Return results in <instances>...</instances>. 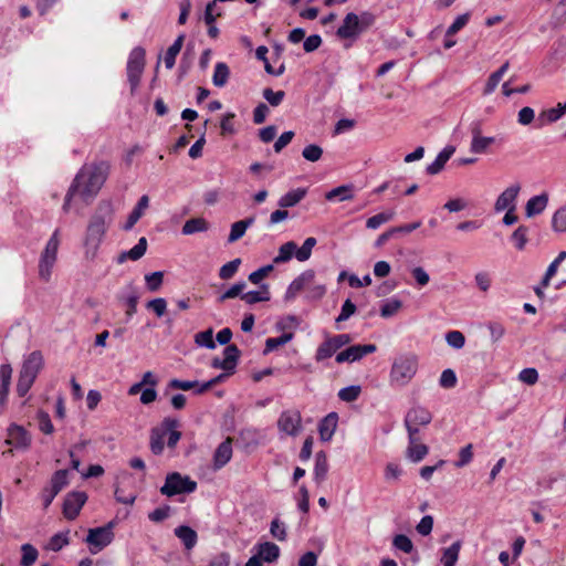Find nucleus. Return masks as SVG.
<instances>
[{"label":"nucleus","mask_w":566,"mask_h":566,"mask_svg":"<svg viewBox=\"0 0 566 566\" xmlns=\"http://www.w3.org/2000/svg\"><path fill=\"white\" fill-rule=\"evenodd\" d=\"M114 208L111 201H101L91 216L84 239L85 258L93 260L103 242L105 234L113 223Z\"/></svg>","instance_id":"nucleus-1"},{"label":"nucleus","mask_w":566,"mask_h":566,"mask_svg":"<svg viewBox=\"0 0 566 566\" xmlns=\"http://www.w3.org/2000/svg\"><path fill=\"white\" fill-rule=\"evenodd\" d=\"M84 172L85 176L81 179L80 195L86 199L97 195L102 186L107 179L109 172V165L107 161H99L90 167L82 168L78 172Z\"/></svg>","instance_id":"nucleus-2"},{"label":"nucleus","mask_w":566,"mask_h":566,"mask_svg":"<svg viewBox=\"0 0 566 566\" xmlns=\"http://www.w3.org/2000/svg\"><path fill=\"white\" fill-rule=\"evenodd\" d=\"M418 360L415 355H401L391 366L390 380L398 386L407 385L416 375Z\"/></svg>","instance_id":"nucleus-3"},{"label":"nucleus","mask_w":566,"mask_h":566,"mask_svg":"<svg viewBox=\"0 0 566 566\" xmlns=\"http://www.w3.org/2000/svg\"><path fill=\"white\" fill-rule=\"evenodd\" d=\"M197 490V482L189 476H184L179 472L168 473L164 485L160 488V493L168 497L178 494H189Z\"/></svg>","instance_id":"nucleus-4"},{"label":"nucleus","mask_w":566,"mask_h":566,"mask_svg":"<svg viewBox=\"0 0 566 566\" xmlns=\"http://www.w3.org/2000/svg\"><path fill=\"white\" fill-rule=\"evenodd\" d=\"M146 51L142 46L134 48L127 61V80L130 85V92L134 94L139 86L140 77L145 69Z\"/></svg>","instance_id":"nucleus-5"},{"label":"nucleus","mask_w":566,"mask_h":566,"mask_svg":"<svg viewBox=\"0 0 566 566\" xmlns=\"http://www.w3.org/2000/svg\"><path fill=\"white\" fill-rule=\"evenodd\" d=\"M180 422L176 418L165 417L161 422L150 430V450L154 454L159 455L165 449V437H168L174 428H179Z\"/></svg>","instance_id":"nucleus-6"},{"label":"nucleus","mask_w":566,"mask_h":566,"mask_svg":"<svg viewBox=\"0 0 566 566\" xmlns=\"http://www.w3.org/2000/svg\"><path fill=\"white\" fill-rule=\"evenodd\" d=\"M114 526L115 522L111 521L104 526L88 530L85 542L90 545V552L92 554H97L113 542Z\"/></svg>","instance_id":"nucleus-7"},{"label":"nucleus","mask_w":566,"mask_h":566,"mask_svg":"<svg viewBox=\"0 0 566 566\" xmlns=\"http://www.w3.org/2000/svg\"><path fill=\"white\" fill-rule=\"evenodd\" d=\"M140 298V290L134 282L127 283L117 294L116 300L126 306L125 316L128 322L136 313Z\"/></svg>","instance_id":"nucleus-8"},{"label":"nucleus","mask_w":566,"mask_h":566,"mask_svg":"<svg viewBox=\"0 0 566 566\" xmlns=\"http://www.w3.org/2000/svg\"><path fill=\"white\" fill-rule=\"evenodd\" d=\"M255 554L252 555L244 566H262V563H273L280 556V547L271 542H264L258 544L255 547Z\"/></svg>","instance_id":"nucleus-9"},{"label":"nucleus","mask_w":566,"mask_h":566,"mask_svg":"<svg viewBox=\"0 0 566 566\" xmlns=\"http://www.w3.org/2000/svg\"><path fill=\"white\" fill-rule=\"evenodd\" d=\"M377 350L375 344H357L347 347L346 349L336 354L335 360L337 364L354 363L360 360L366 355L373 354Z\"/></svg>","instance_id":"nucleus-10"},{"label":"nucleus","mask_w":566,"mask_h":566,"mask_svg":"<svg viewBox=\"0 0 566 566\" xmlns=\"http://www.w3.org/2000/svg\"><path fill=\"white\" fill-rule=\"evenodd\" d=\"M87 500V495L82 491H72L67 493L63 502V514L65 518L72 521L75 520L83 505Z\"/></svg>","instance_id":"nucleus-11"},{"label":"nucleus","mask_w":566,"mask_h":566,"mask_svg":"<svg viewBox=\"0 0 566 566\" xmlns=\"http://www.w3.org/2000/svg\"><path fill=\"white\" fill-rule=\"evenodd\" d=\"M361 33L358 23V14L354 12H349L345 15L342 25L336 31L337 38L350 41H356Z\"/></svg>","instance_id":"nucleus-12"},{"label":"nucleus","mask_w":566,"mask_h":566,"mask_svg":"<svg viewBox=\"0 0 566 566\" xmlns=\"http://www.w3.org/2000/svg\"><path fill=\"white\" fill-rule=\"evenodd\" d=\"M277 427L289 436H296L302 428L301 413L297 410L283 411L277 420Z\"/></svg>","instance_id":"nucleus-13"},{"label":"nucleus","mask_w":566,"mask_h":566,"mask_svg":"<svg viewBox=\"0 0 566 566\" xmlns=\"http://www.w3.org/2000/svg\"><path fill=\"white\" fill-rule=\"evenodd\" d=\"M7 443L17 449H28L31 444L32 438L29 431L17 423H11L7 429Z\"/></svg>","instance_id":"nucleus-14"},{"label":"nucleus","mask_w":566,"mask_h":566,"mask_svg":"<svg viewBox=\"0 0 566 566\" xmlns=\"http://www.w3.org/2000/svg\"><path fill=\"white\" fill-rule=\"evenodd\" d=\"M521 191L520 184H514L507 187L500 193L494 203V210L501 212L509 209H516V199Z\"/></svg>","instance_id":"nucleus-15"},{"label":"nucleus","mask_w":566,"mask_h":566,"mask_svg":"<svg viewBox=\"0 0 566 566\" xmlns=\"http://www.w3.org/2000/svg\"><path fill=\"white\" fill-rule=\"evenodd\" d=\"M232 458V439L227 438L216 449L213 453V470L222 469Z\"/></svg>","instance_id":"nucleus-16"},{"label":"nucleus","mask_w":566,"mask_h":566,"mask_svg":"<svg viewBox=\"0 0 566 566\" xmlns=\"http://www.w3.org/2000/svg\"><path fill=\"white\" fill-rule=\"evenodd\" d=\"M315 277L313 270H306L302 272L296 279H294L289 285L284 298L286 301L293 300L298 292H301L306 284L311 283Z\"/></svg>","instance_id":"nucleus-17"},{"label":"nucleus","mask_w":566,"mask_h":566,"mask_svg":"<svg viewBox=\"0 0 566 566\" xmlns=\"http://www.w3.org/2000/svg\"><path fill=\"white\" fill-rule=\"evenodd\" d=\"M43 367V356L41 352H32L23 361L20 373L36 379L39 371Z\"/></svg>","instance_id":"nucleus-18"},{"label":"nucleus","mask_w":566,"mask_h":566,"mask_svg":"<svg viewBox=\"0 0 566 566\" xmlns=\"http://www.w3.org/2000/svg\"><path fill=\"white\" fill-rule=\"evenodd\" d=\"M432 421V413L421 406L412 407L405 417V424L427 426Z\"/></svg>","instance_id":"nucleus-19"},{"label":"nucleus","mask_w":566,"mask_h":566,"mask_svg":"<svg viewBox=\"0 0 566 566\" xmlns=\"http://www.w3.org/2000/svg\"><path fill=\"white\" fill-rule=\"evenodd\" d=\"M338 415L336 412H329L318 423V432L322 441H329L337 428Z\"/></svg>","instance_id":"nucleus-20"},{"label":"nucleus","mask_w":566,"mask_h":566,"mask_svg":"<svg viewBox=\"0 0 566 566\" xmlns=\"http://www.w3.org/2000/svg\"><path fill=\"white\" fill-rule=\"evenodd\" d=\"M548 195L543 192L528 199L525 206V214L527 218L541 214L547 207Z\"/></svg>","instance_id":"nucleus-21"},{"label":"nucleus","mask_w":566,"mask_h":566,"mask_svg":"<svg viewBox=\"0 0 566 566\" xmlns=\"http://www.w3.org/2000/svg\"><path fill=\"white\" fill-rule=\"evenodd\" d=\"M455 147L454 146H447L444 147L436 157L433 163L427 166L426 171L428 175H437L439 174L447 161L451 158V156L454 154Z\"/></svg>","instance_id":"nucleus-22"},{"label":"nucleus","mask_w":566,"mask_h":566,"mask_svg":"<svg viewBox=\"0 0 566 566\" xmlns=\"http://www.w3.org/2000/svg\"><path fill=\"white\" fill-rule=\"evenodd\" d=\"M149 205V198L147 195H144L139 198L137 205L134 207L132 212L129 213L127 221L123 226V230L129 231L138 222V220L144 214L145 209H147Z\"/></svg>","instance_id":"nucleus-23"},{"label":"nucleus","mask_w":566,"mask_h":566,"mask_svg":"<svg viewBox=\"0 0 566 566\" xmlns=\"http://www.w3.org/2000/svg\"><path fill=\"white\" fill-rule=\"evenodd\" d=\"M12 367L10 364L0 366V406H4L8 400L9 389L11 385Z\"/></svg>","instance_id":"nucleus-24"},{"label":"nucleus","mask_w":566,"mask_h":566,"mask_svg":"<svg viewBox=\"0 0 566 566\" xmlns=\"http://www.w3.org/2000/svg\"><path fill=\"white\" fill-rule=\"evenodd\" d=\"M146 250H147V240L145 237H142L135 247H133L128 251H123L118 255L117 262L120 264V263H124L128 259L133 260V261H137L144 256V254L146 253Z\"/></svg>","instance_id":"nucleus-25"},{"label":"nucleus","mask_w":566,"mask_h":566,"mask_svg":"<svg viewBox=\"0 0 566 566\" xmlns=\"http://www.w3.org/2000/svg\"><path fill=\"white\" fill-rule=\"evenodd\" d=\"M240 356L241 352L237 345L230 344L224 348L222 363L228 374H234Z\"/></svg>","instance_id":"nucleus-26"},{"label":"nucleus","mask_w":566,"mask_h":566,"mask_svg":"<svg viewBox=\"0 0 566 566\" xmlns=\"http://www.w3.org/2000/svg\"><path fill=\"white\" fill-rule=\"evenodd\" d=\"M328 461L327 454L325 451H318L315 455V465H314V481L317 484H321L325 481L328 472Z\"/></svg>","instance_id":"nucleus-27"},{"label":"nucleus","mask_w":566,"mask_h":566,"mask_svg":"<svg viewBox=\"0 0 566 566\" xmlns=\"http://www.w3.org/2000/svg\"><path fill=\"white\" fill-rule=\"evenodd\" d=\"M175 535L182 542L186 549H192L197 544V533L187 525H180L175 528Z\"/></svg>","instance_id":"nucleus-28"},{"label":"nucleus","mask_w":566,"mask_h":566,"mask_svg":"<svg viewBox=\"0 0 566 566\" xmlns=\"http://www.w3.org/2000/svg\"><path fill=\"white\" fill-rule=\"evenodd\" d=\"M185 38L186 35L184 33L179 34L174 43L167 49L164 57L165 66L167 69L170 70L175 66L176 57L182 49Z\"/></svg>","instance_id":"nucleus-29"},{"label":"nucleus","mask_w":566,"mask_h":566,"mask_svg":"<svg viewBox=\"0 0 566 566\" xmlns=\"http://www.w3.org/2000/svg\"><path fill=\"white\" fill-rule=\"evenodd\" d=\"M254 223V218L249 217L243 220L237 221L232 223L230 234L228 237V243H233L238 240H240L249 227H251Z\"/></svg>","instance_id":"nucleus-30"},{"label":"nucleus","mask_w":566,"mask_h":566,"mask_svg":"<svg viewBox=\"0 0 566 566\" xmlns=\"http://www.w3.org/2000/svg\"><path fill=\"white\" fill-rule=\"evenodd\" d=\"M307 190L305 188H297L286 192L282 196L277 202L281 208H291L296 206L306 196Z\"/></svg>","instance_id":"nucleus-31"},{"label":"nucleus","mask_w":566,"mask_h":566,"mask_svg":"<svg viewBox=\"0 0 566 566\" xmlns=\"http://www.w3.org/2000/svg\"><path fill=\"white\" fill-rule=\"evenodd\" d=\"M566 113L565 104L559 103L557 107L548 108L539 113L538 122L541 125L557 122Z\"/></svg>","instance_id":"nucleus-32"},{"label":"nucleus","mask_w":566,"mask_h":566,"mask_svg":"<svg viewBox=\"0 0 566 566\" xmlns=\"http://www.w3.org/2000/svg\"><path fill=\"white\" fill-rule=\"evenodd\" d=\"M209 229V223L203 218H191L185 222L181 232L185 235H190L197 232H205Z\"/></svg>","instance_id":"nucleus-33"},{"label":"nucleus","mask_w":566,"mask_h":566,"mask_svg":"<svg viewBox=\"0 0 566 566\" xmlns=\"http://www.w3.org/2000/svg\"><path fill=\"white\" fill-rule=\"evenodd\" d=\"M528 227L521 224L518 226L510 237L511 242L516 250L523 251L528 242Z\"/></svg>","instance_id":"nucleus-34"},{"label":"nucleus","mask_w":566,"mask_h":566,"mask_svg":"<svg viewBox=\"0 0 566 566\" xmlns=\"http://www.w3.org/2000/svg\"><path fill=\"white\" fill-rule=\"evenodd\" d=\"M69 484V471L66 469L57 470L53 473L48 485L52 491L59 494Z\"/></svg>","instance_id":"nucleus-35"},{"label":"nucleus","mask_w":566,"mask_h":566,"mask_svg":"<svg viewBox=\"0 0 566 566\" xmlns=\"http://www.w3.org/2000/svg\"><path fill=\"white\" fill-rule=\"evenodd\" d=\"M230 77V69L227 63L218 62L214 66L212 83L217 87H223Z\"/></svg>","instance_id":"nucleus-36"},{"label":"nucleus","mask_w":566,"mask_h":566,"mask_svg":"<svg viewBox=\"0 0 566 566\" xmlns=\"http://www.w3.org/2000/svg\"><path fill=\"white\" fill-rule=\"evenodd\" d=\"M461 546V541H457L449 547L443 549V554L441 557V563L443 564V566H454L457 564Z\"/></svg>","instance_id":"nucleus-37"},{"label":"nucleus","mask_w":566,"mask_h":566,"mask_svg":"<svg viewBox=\"0 0 566 566\" xmlns=\"http://www.w3.org/2000/svg\"><path fill=\"white\" fill-rule=\"evenodd\" d=\"M338 349L335 344L331 339V337H326V339L317 347L315 353V360L317 363L324 361L327 358H331L334 354H336Z\"/></svg>","instance_id":"nucleus-38"},{"label":"nucleus","mask_w":566,"mask_h":566,"mask_svg":"<svg viewBox=\"0 0 566 566\" xmlns=\"http://www.w3.org/2000/svg\"><path fill=\"white\" fill-rule=\"evenodd\" d=\"M296 252V243L294 241H289L282 244L279 249L277 255L273 259L275 264H281L290 261Z\"/></svg>","instance_id":"nucleus-39"},{"label":"nucleus","mask_w":566,"mask_h":566,"mask_svg":"<svg viewBox=\"0 0 566 566\" xmlns=\"http://www.w3.org/2000/svg\"><path fill=\"white\" fill-rule=\"evenodd\" d=\"M428 452L429 448L426 444L419 442H416L415 444L409 443L407 448V457L415 463L420 462L428 454Z\"/></svg>","instance_id":"nucleus-40"},{"label":"nucleus","mask_w":566,"mask_h":566,"mask_svg":"<svg viewBox=\"0 0 566 566\" xmlns=\"http://www.w3.org/2000/svg\"><path fill=\"white\" fill-rule=\"evenodd\" d=\"M293 333H284L279 337H270L265 340V348L263 354L266 355L270 352L277 349L280 346L287 344L293 338Z\"/></svg>","instance_id":"nucleus-41"},{"label":"nucleus","mask_w":566,"mask_h":566,"mask_svg":"<svg viewBox=\"0 0 566 566\" xmlns=\"http://www.w3.org/2000/svg\"><path fill=\"white\" fill-rule=\"evenodd\" d=\"M395 217V211L388 210L380 212L378 214H375L367 219L366 227L371 230L378 229L381 224L392 220Z\"/></svg>","instance_id":"nucleus-42"},{"label":"nucleus","mask_w":566,"mask_h":566,"mask_svg":"<svg viewBox=\"0 0 566 566\" xmlns=\"http://www.w3.org/2000/svg\"><path fill=\"white\" fill-rule=\"evenodd\" d=\"M56 261V256L41 254L39 262V275L42 280L49 281L51 276V270Z\"/></svg>","instance_id":"nucleus-43"},{"label":"nucleus","mask_w":566,"mask_h":566,"mask_svg":"<svg viewBox=\"0 0 566 566\" xmlns=\"http://www.w3.org/2000/svg\"><path fill=\"white\" fill-rule=\"evenodd\" d=\"M317 240L313 237L305 239L301 248L296 247L295 258L300 262L307 261L312 255V250L316 245Z\"/></svg>","instance_id":"nucleus-44"},{"label":"nucleus","mask_w":566,"mask_h":566,"mask_svg":"<svg viewBox=\"0 0 566 566\" xmlns=\"http://www.w3.org/2000/svg\"><path fill=\"white\" fill-rule=\"evenodd\" d=\"M552 229L555 232H566V205L558 208L552 217Z\"/></svg>","instance_id":"nucleus-45"},{"label":"nucleus","mask_w":566,"mask_h":566,"mask_svg":"<svg viewBox=\"0 0 566 566\" xmlns=\"http://www.w3.org/2000/svg\"><path fill=\"white\" fill-rule=\"evenodd\" d=\"M195 343L200 347H206L208 349L216 348V342L213 340V329L208 328L206 331L199 332L195 335Z\"/></svg>","instance_id":"nucleus-46"},{"label":"nucleus","mask_w":566,"mask_h":566,"mask_svg":"<svg viewBox=\"0 0 566 566\" xmlns=\"http://www.w3.org/2000/svg\"><path fill=\"white\" fill-rule=\"evenodd\" d=\"M325 198L329 201L338 198L339 201L349 200L353 198V190L350 186H339L328 191Z\"/></svg>","instance_id":"nucleus-47"},{"label":"nucleus","mask_w":566,"mask_h":566,"mask_svg":"<svg viewBox=\"0 0 566 566\" xmlns=\"http://www.w3.org/2000/svg\"><path fill=\"white\" fill-rule=\"evenodd\" d=\"M21 552H22V558L20 562L21 566H32L39 556L38 549L31 544H23L21 546Z\"/></svg>","instance_id":"nucleus-48"},{"label":"nucleus","mask_w":566,"mask_h":566,"mask_svg":"<svg viewBox=\"0 0 566 566\" xmlns=\"http://www.w3.org/2000/svg\"><path fill=\"white\" fill-rule=\"evenodd\" d=\"M84 176H85V174H84L83 171H82V172H78V174L75 176V178H74V180H73V182H72L71 187L69 188V191H67V193H66V196H65L64 203H63V207H62V208H63V210H64L65 212H67V211L70 210V203H71V200H72V197H73L75 193L80 192L81 179H82Z\"/></svg>","instance_id":"nucleus-49"},{"label":"nucleus","mask_w":566,"mask_h":566,"mask_svg":"<svg viewBox=\"0 0 566 566\" xmlns=\"http://www.w3.org/2000/svg\"><path fill=\"white\" fill-rule=\"evenodd\" d=\"M360 392H361L360 386L352 385V386H347V387L342 388L338 391V398L342 401L353 402V401L358 399Z\"/></svg>","instance_id":"nucleus-50"},{"label":"nucleus","mask_w":566,"mask_h":566,"mask_svg":"<svg viewBox=\"0 0 566 566\" xmlns=\"http://www.w3.org/2000/svg\"><path fill=\"white\" fill-rule=\"evenodd\" d=\"M402 307V302L398 298L386 301L380 307V315L384 318L394 316Z\"/></svg>","instance_id":"nucleus-51"},{"label":"nucleus","mask_w":566,"mask_h":566,"mask_svg":"<svg viewBox=\"0 0 566 566\" xmlns=\"http://www.w3.org/2000/svg\"><path fill=\"white\" fill-rule=\"evenodd\" d=\"M302 156L307 161L316 163L323 156V148L316 144H310L303 148Z\"/></svg>","instance_id":"nucleus-52"},{"label":"nucleus","mask_w":566,"mask_h":566,"mask_svg":"<svg viewBox=\"0 0 566 566\" xmlns=\"http://www.w3.org/2000/svg\"><path fill=\"white\" fill-rule=\"evenodd\" d=\"M241 264V259H234L226 264H223L219 270V276L222 280H229L234 276L238 272V269Z\"/></svg>","instance_id":"nucleus-53"},{"label":"nucleus","mask_w":566,"mask_h":566,"mask_svg":"<svg viewBox=\"0 0 566 566\" xmlns=\"http://www.w3.org/2000/svg\"><path fill=\"white\" fill-rule=\"evenodd\" d=\"M495 142L494 137H480L471 142L470 150L473 154H484L489 146Z\"/></svg>","instance_id":"nucleus-54"},{"label":"nucleus","mask_w":566,"mask_h":566,"mask_svg":"<svg viewBox=\"0 0 566 566\" xmlns=\"http://www.w3.org/2000/svg\"><path fill=\"white\" fill-rule=\"evenodd\" d=\"M392 545L396 549H399L406 554H410L413 551V544L411 539L405 534H398L392 539Z\"/></svg>","instance_id":"nucleus-55"},{"label":"nucleus","mask_w":566,"mask_h":566,"mask_svg":"<svg viewBox=\"0 0 566 566\" xmlns=\"http://www.w3.org/2000/svg\"><path fill=\"white\" fill-rule=\"evenodd\" d=\"M245 286L247 284L244 281L237 282L218 297V302L223 303L226 300L234 298L237 296L242 295V292L245 289Z\"/></svg>","instance_id":"nucleus-56"},{"label":"nucleus","mask_w":566,"mask_h":566,"mask_svg":"<svg viewBox=\"0 0 566 566\" xmlns=\"http://www.w3.org/2000/svg\"><path fill=\"white\" fill-rule=\"evenodd\" d=\"M264 99L273 107H276L279 106L284 97H285V92L284 91H276L274 92L272 88H264L263 90V93H262Z\"/></svg>","instance_id":"nucleus-57"},{"label":"nucleus","mask_w":566,"mask_h":566,"mask_svg":"<svg viewBox=\"0 0 566 566\" xmlns=\"http://www.w3.org/2000/svg\"><path fill=\"white\" fill-rule=\"evenodd\" d=\"M146 308L153 311L157 317H163L167 312V301L163 297L150 300L146 303Z\"/></svg>","instance_id":"nucleus-58"},{"label":"nucleus","mask_w":566,"mask_h":566,"mask_svg":"<svg viewBox=\"0 0 566 566\" xmlns=\"http://www.w3.org/2000/svg\"><path fill=\"white\" fill-rule=\"evenodd\" d=\"M69 532H60L53 535L49 542V549L59 552L69 544Z\"/></svg>","instance_id":"nucleus-59"},{"label":"nucleus","mask_w":566,"mask_h":566,"mask_svg":"<svg viewBox=\"0 0 566 566\" xmlns=\"http://www.w3.org/2000/svg\"><path fill=\"white\" fill-rule=\"evenodd\" d=\"M164 273L156 271L145 275L146 286L150 292H156L163 284Z\"/></svg>","instance_id":"nucleus-60"},{"label":"nucleus","mask_w":566,"mask_h":566,"mask_svg":"<svg viewBox=\"0 0 566 566\" xmlns=\"http://www.w3.org/2000/svg\"><path fill=\"white\" fill-rule=\"evenodd\" d=\"M446 342L450 347L461 349L465 344V337L459 331H451L446 334Z\"/></svg>","instance_id":"nucleus-61"},{"label":"nucleus","mask_w":566,"mask_h":566,"mask_svg":"<svg viewBox=\"0 0 566 566\" xmlns=\"http://www.w3.org/2000/svg\"><path fill=\"white\" fill-rule=\"evenodd\" d=\"M36 418L39 421V429L44 434H51L54 431L53 423L48 412L40 410L38 411Z\"/></svg>","instance_id":"nucleus-62"},{"label":"nucleus","mask_w":566,"mask_h":566,"mask_svg":"<svg viewBox=\"0 0 566 566\" xmlns=\"http://www.w3.org/2000/svg\"><path fill=\"white\" fill-rule=\"evenodd\" d=\"M470 19V13H463L457 17L453 23L447 29L446 36L457 34L462 28L467 25Z\"/></svg>","instance_id":"nucleus-63"},{"label":"nucleus","mask_w":566,"mask_h":566,"mask_svg":"<svg viewBox=\"0 0 566 566\" xmlns=\"http://www.w3.org/2000/svg\"><path fill=\"white\" fill-rule=\"evenodd\" d=\"M34 381H35L34 378H31V377L25 376L20 373L18 382H17L18 396L24 397L28 394V391L30 390V388L32 387V385L34 384Z\"/></svg>","instance_id":"nucleus-64"}]
</instances>
